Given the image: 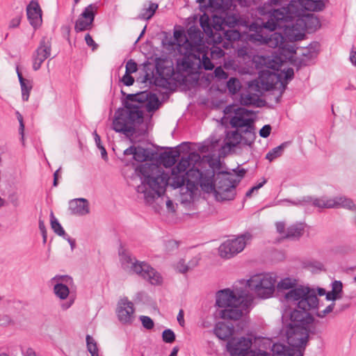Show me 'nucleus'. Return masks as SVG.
Instances as JSON below:
<instances>
[{
    "label": "nucleus",
    "instance_id": "obj_13",
    "mask_svg": "<svg viewBox=\"0 0 356 356\" xmlns=\"http://www.w3.org/2000/svg\"><path fill=\"white\" fill-rule=\"evenodd\" d=\"M250 238L251 235L247 233L225 241L219 247L220 256L225 259H230L234 257L244 250L247 241Z\"/></svg>",
    "mask_w": 356,
    "mask_h": 356
},
{
    "label": "nucleus",
    "instance_id": "obj_36",
    "mask_svg": "<svg viewBox=\"0 0 356 356\" xmlns=\"http://www.w3.org/2000/svg\"><path fill=\"white\" fill-rule=\"evenodd\" d=\"M158 6V4L156 3L149 2L148 7L144 6L142 9L140 13L138 16V19L149 20L154 15Z\"/></svg>",
    "mask_w": 356,
    "mask_h": 356
},
{
    "label": "nucleus",
    "instance_id": "obj_16",
    "mask_svg": "<svg viewBox=\"0 0 356 356\" xmlns=\"http://www.w3.org/2000/svg\"><path fill=\"white\" fill-rule=\"evenodd\" d=\"M97 9V3H91L84 8L75 22L74 30L76 33L91 29Z\"/></svg>",
    "mask_w": 356,
    "mask_h": 356
},
{
    "label": "nucleus",
    "instance_id": "obj_45",
    "mask_svg": "<svg viewBox=\"0 0 356 356\" xmlns=\"http://www.w3.org/2000/svg\"><path fill=\"white\" fill-rule=\"evenodd\" d=\"M22 90V98L24 102L29 100L30 92L33 88V81L29 80L24 83L20 85Z\"/></svg>",
    "mask_w": 356,
    "mask_h": 356
},
{
    "label": "nucleus",
    "instance_id": "obj_47",
    "mask_svg": "<svg viewBox=\"0 0 356 356\" xmlns=\"http://www.w3.org/2000/svg\"><path fill=\"white\" fill-rule=\"evenodd\" d=\"M255 113L252 110H248L243 107H238L234 110V115L232 117L231 119L236 118H242V119H249L247 118L250 115L254 114Z\"/></svg>",
    "mask_w": 356,
    "mask_h": 356
},
{
    "label": "nucleus",
    "instance_id": "obj_2",
    "mask_svg": "<svg viewBox=\"0 0 356 356\" xmlns=\"http://www.w3.org/2000/svg\"><path fill=\"white\" fill-rule=\"evenodd\" d=\"M136 172L141 180L136 191L144 193L147 202H152L155 197H161L170 184L173 188H178L185 184L186 175L178 173L171 170V175L165 172L158 164L143 163L136 168Z\"/></svg>",
    "mask_w": 356,
    "mask_h": 356
},
{
    "label": "nucleus",
    "instance_id": "obj_7",
    "mask_svg": "<svg viewBox=\"0 0 356 356\" xmlns=\"http://www.w3.org/2000/svg\"><path fill=\"white\" fill-rule=\"evenodd\" d=\"M289 303L296 305L297 307L304 312H310L318 309V298L316 291L309 286L299 285V288L292 290L286 296Z\"/></svg>",
    "mask_w": 356,
    "mask_h": 356
},
{
    "label": "nucleus",
    "instance_id": "obj_54",
    "mask_svg": "<svg viewBox=\"0 0 356 356\" xmlns=\"http://www.w3.org/2000/svg\"><path fill=\"white\" fill-rule=\"evenodd\" d=\"M138 65L137 63L133 60L130 59L126 64V72L125 73L132 74L137 71Z\"/></svg>",
    "mask_w": 356,
    "mask_h": 356
},
{
    "label": "nucleus",
    "instance_id": "obj_32",
    "mask_svg": "<svg viewBox=\"0 0 356 356\" xmlns=\"http://www.w3.org/2000/svg\"><path fill=\"white\" fill-rule=\"evenodd\" d=\"M186 158L188 160L191 168L207 169L208 165H210L209 164L203 163L200 154L196 152L188 153Z\"/></svg>",
    "mask_w": 356,
    "mask_h": 356
},
{
    "label": "nucleus",
    "instance_id": "obj_23",
    "mask_svg": "<svg viewBox=\"0 0 356 356\" xmlns=\"http://www.w3.org/2000/svg\"><path fill=\"white\" fill-rule=\"evenodd\" d=\"M290 321L289 324H293L294 326L309 327V325L314 322V318L309 312L293 309L290 314Z\"/></svg>",
    "mask_w": 356,
    "mask_h": 356
},
{
    "label": "nucleus",
    "instance_id": "obj_30",
    "mask_svg": "<svg viewBox=\"0 0 356 356\" xmlns=\"http://www.w3.org/2000/svg\"><path fill=\"white\" fill-rule=\"evenodd\" d=\"M154 155H157V153L143 147L138 146L136 147V150L134 152L133 158L138 162H143L145 161L154 160Z\"/></svg>",
    "mask_w": 356,
    "mask_h": 356
},
{
    "label": "nucleus",
    "instance_id": "obj_60",
    "mask_svg": "<svg viewBox=\"0 0 356 356\" xmlns=\"http://www.w3.org/2000/svg\"><path fill=\"white\" fill-rule=\"evenodd\" d=\"M17 118L19 123V133L22 136V138L24 137V124L23 120V117L19 111L16 112Z\"/></svg>",
    "mask_w": 356,
    "mask_h": 356
},
{
    "label": "nucleus",
    "instance_id": "obj_3",
    "mask_svg": "<svg viewBox=\"0 0 356 356\" xmlns=\"http://www.w3.org/2000/svg\"><path fill=\"white\" fill-rule=\"evenodd\" d=\"M152 92L145 90L135 94H128L122 100V107L116 110L112 123L113 129L117 133L134 134L135 127L143 122V111L140 106L132 102L146 103Z\"/></svg>",
    "mask_w": 356,
    "mask_h": 356
},
{
    "label": "nucleus",
    "instance_id": "obj_22",
    "mask_svg": "<svg viewBox=\"0 0 356 356\" xmlns=\"http://www.w3.org/2000/svg\"><path fill=\"white\" fill-rule=\"evenodd\" d=\"M245 134L242 131L237 130L227 131L225 134V138L224 139L223 148L227 147L232 149L236 147L241 142L245 145L252 146L253 143H247L245 139Z\"/></svg>",
    "mask_w": 356,
    "mask_h": 356
},
{
    "label": "nucleus",
    "instance_id": "obj_58",
    "mask_svg": "<svg viewBox=\"0 0 356 356\" xmlns=\"http://www.w3.org/2000/svg\"><path fill=\"white\" fill-rule=\"evenodd\" d=\"M122 82L127 86H132L134 83V79L131 74L125 73L121 79Z\"/></svg>",
    "mask_w": 356,
    "mask_h": 356
},
{
    "label": "nucleus",
    "instance_id": "obj_49",
    "mask_svg": "<svg viewBox=\"0 0 356 356\" xmlns=\"http://www.w3.org/2000/svg\"><path fill=\"white\" fill-rule=\"evenodd\" d=\"M280 73H282V81L284 83L291 80L294 76V71L292 67H287L286 69L280 70Z\"/></svg>",
    "mask_w": 356,
    "mask_h": 356
},
{
    "label": "nucleus",
    "instance_id": "obj_25",
    "mask_svg": "<svg viewBox=\"0 0 356 356\" xmlns=\"http://www.w3.org/2000/svg\"><path fill=\"white\" fill-rule=\"evenodd\" d=\"M298 280L295 278L285 277L282 279L277 284V292L281 293L286 302H289L286 296L292 290L299 288Z\"/></svg>",
    "mask_w": 356,
    "mask_h": 356
},
{
    "label": "nucleus",
    "instance_id": "obj_11",
    "mask_svg": "<svg viewBox=\"0 0 356 356\" xmlns=\"http://www.w3.org/2000/svg\"><path fill=\"white\" fill-rule=\"evenodd\" d=\"M287 344L291 346H299L302 349H306L309 334L314 333L309 327L305 326H294L293 324H287L284 327Z\"/></svg>",
    "mask_w": 356,
    "mask_h": 356
},
{
    "label": "nucleus",
    "instance_id": "obj_29",
    "mask_svg": "<svg viewBox=\"0 0 356 356\" xmlns=\"http://www.w3.org/2000/svg\"><path fill=\"white\" fill-rule=\"evenodd\" d=\"M214 334L221 340H228L234 332V328L232 325H229L224 322H218L214 328Z\"/></svg>",
    "mask_w": 356,
    "mask_h": 356
},
{
    "label": "nucleus",
    "instance_id": "obj_8",
    "mask_svg": "<svg viewBox=\"0 0 356 356\" xmlns=\"http://www.w3.org/2000/svg\"><path fill=\"white\" fill-rule=\"evenodd\" d=\"M240 179H234L229 173L218 174L216 179H213V188L209 190V192H213L218 201L232 200L235 197L236 187Z\"/></svg>",
    "mask_w": 356,
    "mask_h": 356
},
{
    "label": "nucleus",
    "instance_id": "obj_51",
    "mask_svg": "<svg viewBox=\"0 0 356 356\" xmlns=\"http://www.w3.org/2000/svg\"><path fill=\"white\" fill-rule=\"evenodd\" d=\"M163 341L171 343L175 341V332L171 329H165L162 333Z\"/></svg>",
    "mask_w": 356,
    "mask_h": 356
},
{
    "label": "nucleus",
    "instance_id": "obj_19",
    "mask_svg": "<svg viewBox=\"0 0 356 356\" xmlns=\"http://www.w3.org/2000/svg\"><path fill=\"white\" fill-rule=\"evenodd\" d=\"M134 312V304L127 298H122L118 302L116 314L122 323L131 324L135 318Z\"/></svg>",
    "mask_w": 356,
    "mask_h": 356
},
{
    "label": "nucleus",
    "instance_id": "obj_48",
    "mask_svg": "<svg viewBox=\"0 0 356 356\" xmlns=\"http://www.w3.org/2000/svg\"><path fill=\"white\" fill-rule=\"evenodd\" d=\"M188 168H191L188 160H187L186 157L181 156V160L179 161L178 164L175 167H174L172 169V170H175L178 173L186 174V172H187L186 169Z\"/></svg>",
    "mask_w": 356,
    "mask_h": 356
},
{
    "label": "nucleus",
    "instance_id": "obj_43",
    "mask_svg": "<svg viewBox=\"0 0 356 356\" xmlns=\"http://www.w3.org/2000/svg\"><path fill=\"white\" fill-rule=\"evenodd\" d=\"M229 0H209L208 8L213 10H225L229 7Z\"/></svg>",
    "mask_w": 356,
    "mask_h": 356
},
{
    "label": "nucleus",
    "instance_id": "obj_41",
    "mask_svg": "<svg viewBox=\"0 0 356 356\" xmlns=\"http://www.w3.org/2000/svg\"><path fill=\"white\" fill-rule=\"evenodd\" d=\"M283 60L280 56H275L273 58L268 61L266 63V70H270L273 72H279L282 66Z\"/></svg>",
    "mask_w": 356,
    "mask_h": 356
},
{
    "label": "nucleus",
    "instance_id": "obj_56",
    "mask_svg": "<svg viewBox=\"0 0 356 356\" xmlns=\"http://www.w3.org/2000/svg\"><path fill=\"white\" fill-rule=\"evenodd\" d=\"M213 73H214L215 76L220 80L227 79L228 77L227 73L225 72V70L220 66L217 67L214 70Z\"/></svg>",
    "mask_w": 356,
    "mask_h": 356
},
{
    "label": "nucleus",
    "instance_id": "obj_5",
    "mask_svg": "<svg viewBox=\"0 0 356 356\" xmlns=\"http://www.w3.org/2000/svg\"><path fill=\"white\" fill-rule=\"evenodd\" d=\"M185 184L187 191L193 193L197 190L198 186L207 193L213 188V177L215 171L211 165L207 169L191 168L186 172Z\"/></svg>",
    "mask_w": 356,
    "mask_h": 356
},
{
    "label": "nucleus",
    "instance_id": "obj_27",
    "mask_svg": "<svg viewBox=\"0 0 356 356\" xmlns=\"http://www.w3.org/2000/svg\"><path fill=\"white\" fill-rule=\"evenodd\" d=\"M200 24L205 34L208 35L212 42L216 44H220L222 42V36L218 34V35L216 37L217 34L213 33L212 29L213 26L210 22L209 17L206 13H204L202 15H201L200 19Z\"/></svg>",
    "mask_w": 356,
    "mask_h": 356
},
{
    "label": "nucleus",
    "instance_id": "obj_61",
    "mask_svg": "<svg viewBox=\"0 0 356 356\" xmlns=\"http://www.w3.org/2000/svg\"><path fill=\"white\" fill-rule=\"evenodd\" d=\"M85 40H86V44L89 47H92V50H95L97 48V47H98L97 44L93 40L92 36L89 33H87L85 35Z\"/></svg>",
    "mask_w": 356,
    "mask_h": 356
},
{
    "label": "nucleus",
    "instance_id": "obj_59",
    "mask_svg": "<svg viewBox=\"0 0 356 356\" xmlns=\"http://www.w3.org/2000/svg\"><path fill=\"white\" fill-rule=\"evenodd\" d=\"M271 129V126L270 124L264 125L259 130V136L264 138H268L270 134Z\"/></svg>",
    "mask_w": 356,
    "mask_h": 356
},
{
    "label": "nucleus",
    "instance_id": "obj_38",
    "mask_svg": "<svg viewBox=\"0 0 356 356\" xmlns=\"http://www.w3.org/2000/svg\"><path fill=\"white\" fill-rule=\"evenodd\" d=\"M54 293L60 299L65 300L70 294V289L65 284L57 283L54 287Z\"/></svg>",
    "mask_w": 356,
    "mask_h": 356
},
{
    "label": "nucleus",
    "instance_id": "obj_62",
    "mask_svg": "<svg viewBox=\"0 0 356 356\" xmlns=\"http://www.w3.org/2000/svg\"><path fill=\"white\" fill-rule=\"evenodd\" d=\"M22 19V15H17L13 18L9 23L10 29H15L19 26Z\"/></svg>",
    "mask_w": 356,
    "mask_h": 356
},
{
    "label": "nucleus",
    "instance_id": "obj_55",
    "mask_svg": "<svg viewBox=\"0 0 356 356\" xmlns=\"http://www.w3.org/2000/svg\"><path fill=\"white\" fill-rule=\"evenodd\" d=\"M334 306H335V303L332 302L330 305H329L325 309H323L322 311H317V312L316 313V315L318 317L323 318L327 314H330V312H332L333 311Z\"/></svg>",
    "mask_w": 356,
    "mask_h": 356
},
{
    "label": "nucleus",
    "instance_id": "obj_34",
    "mask_svg": "<svg viewBox=\"0 0 356 356\" xmlns=\"http://www.w3.org/2000/svg\"><path fill=\"white\" fill-rule=\"evenodd\" d=\"M312 201V204L318 208H334V202L332 199L315 198L312 200L311 197H304L303 199V202H310Z\"/></svg>",
    "mask_w": 356,
    "mask_h": 356
},
{
    "label": "nucleus",
    "instance_id": "obj_31",
    "mask_svg": "<svg viewBox=\"0 0 356 356\" xmlns=\"http://www.w3.org/2000/svg\"><path fill=\"white\" fill-rule=\"evenodd\" d=\"M287 0H268V5L270 6L272 8L268 11V13L264 15L262 18L258 19L256 22H253V24L261 22H265L268 20V16L271 14L275 10L282 9V8H286L289 5L286 4ZM252 23L250 24V26Z\"/></svg>",
    "mask_w": 356,
    "mask_h": 356
},
{
    "label": "nucleus",
    "instance_id": "obj_26",
    "mask_svg": "<svg viewBox=\"0 0 356 356\" xmlns=\"http://www.w3.org/2000/svg\"><path fill=\"white\" fill-rule=\"evenodd\" d=\"M180 156V152L177 149L171 148L161 152L159 155H154L155 159L158 160L160 164L165 168L172 167L177 161Z\"/></svg>",
    "mask_w": 356,
    "mask_h": 356
},
{
    "label": "nucleus",
    "instance_id": "obj_17",
    "mask_svg": "<svg viewBox=\"0 0 356 356\" xmlns=\"http://www.w3.org/2000/svg\"><path fill=\"white\" fill-rule=\"evenodd\" d=\"M232 127L242 131L245 134V142L254 143L256 139L255 127L252 119H230Z\"/></svg>",
    "mask_w": 356,
    "mask_h": 356
},
{
    "label": "nucleus",
    "instance_id": "obj_63",
    "mask_svg": "<svg viewBox=\"0 0 356 356\" xmlns=\"http://www.w3.org/2000/svg\"><path fill=\"white\" fill-rule=\"evenodd\" d=\"M189 268L185 264L183 260H180L177 265V270L180 273H186L188 272Z\"/></svg>",
    "mask_w": 356,
    "mask_h": 356
},
{
    "label": "nucleus",
    "instance_id": "obj_18",
    "mask_svg": "<svg viewBox=\"0 0 356 356\" xmlns=\"http://www.w3.org/2000/svg\"><path fill=\"white\" fill-rule=\"evenodd\" d=\"M51 42L46 37H43L32 56L33 69L35 71L38 70L42 63L51 56Z\"/></svg>",
    "mask_w": 356,
    "mask_h": 356
},
{
    "label": "nucleus",
    "instance_id": "obj_10",
    "mask_svg": "<svg viewBox=\"0 0 356 356\" xmlns=\"http://www.w3.org/2000/svg\"><path fill=\"white\" fill-rule=\"evenodd\" d=\"M246 285L257 296L268 298L275 291V279L268 274L254 275L247 281Z\"/></svg>",
    "mask_w": 356,
    "mask_h": 356
},
{
    "label": "nucleus",
    "instance_id": "obj_24",
    "mask_svg": "<svg viewBox=\"0 0 356 356\" xmlns=\"http://www.w3.org/2000/svg\"><path fill=\"white\" fill-rule=\"evenodd\" d=\"M71 214L83 216L90 213L89 202L85 198H76L69 202Z\"/></svg>",
    "mask_w": 356,
    "mask_h": 356
},
{
    "label": "nucleus",
    "instance_id": "obj_44",
    "mask_svg": "<svg viewBox=\"0 0 356 356\" xmlns=\"http://www.w3.org/2000/svg\"><path fill=\"white\" fill-rule=\"evenodd\" d=\"M86 346L91 356H99L97 344L95 340L89 334L86 335Z\"/></svg>",
    "mask_w": 356,
    "mask_h": 356
},
{
    "label": "nucleus",
    "instance_id": "obj_53",
    "mask_svg": "<svg viewBox=\"0 0 356 356\" xmlns=\"http://www.w3.org/2000/svg\"><path fill=\"white\" fill-rule=\"evenodd\" d=\"M140 320L143 326L147 330H152L154 326L153 320L147 316H140Z\"/></svg>",
    "mask_w": 356,
    "mask_h": 356
},
{
    "label": "nucleus",
    "instance_id": "obj_35",
    "mask_svg": "<svg viewBox=\"0 0 356 356\" xmlns=\"http://www.w3.org/2000/svg\"><path fill=\"white\" fill-rule=\"evenodd\" d=\"M304 232V227L302 224L293 225L287 228L286 234L284 236L285 238L298 239Z\"/></svg>",
    "mask_w": 356,
    "mask_h": 356
},
{
    "label": "nucleus",
    "instance_id": "obj_37",
    "mask_svg": "<svg viewBox=\"0 0 356 356\" xmlns=\"http://www.w3.org/2000/svg\"><path fill=\"white\" fill-rule=\"evenodd\" d=\"M332 200L334 202V208L341 207L350 210H353L355 209V205L353 201L345 196L336 197L333 198Z\"/></svg>",
    "mask_w": 356,
    "mask_h": 356
},
{
    "label": "nucleus",
    "instance_id": "obj_4",
    "mask_svg": "<svg viewBox=\"0 0 356 356\" xmlns=\"http://www.w3.org/2000/svg\"><path fill=\"white\" fill-rule=\"evenodd\" d=\"M118 254L122 267L124 270L138 275L152 285L162 284L163 278L161 274L148 263L137 260L122 246L119 248Z\"/></svg>",
    "mask_w": 356,
    "mask_h": 356
},
{
    "label": "nucleus",
    "instance_id": "obj_12",
    "mask_svg": "<svg viewBox=\"0 0 356 356\" xmlns=\"http://www.w3.org/2000/svg\"><path fill=\"white\" fill-rule=\"evenodd\" d=\"M248 296V291L245 288L234 286L233 290L225 289L217 292L216 304L222 308L230 307L232 304H241Z\"/></svg>",
    "mask_w": 356,
    "mask_h": 356
},
{
    "label": "nucleus",
    "instance_id": "obj_39",
    "mask_svg": "<svg viewBox=\"0 0 356 356\" xmlns=\"http://www.w3.org/2000/svg\"><path fill=\"white\" fill-rule=\"evenodd\" d=\"M160 106V102L157 95L151 92L149 98L145 103V108L147 112H154L156 111Z\"/></svg>",
    "mask_w": 356,
    "mask_h": 356
},
{
    "label": "nucleus",
    "instance_id": "obj_20",
    "mask_svg": "<svg viewBox=\"0 0 356 356\" xmlns=\"http://www.w3.org/2000/svg\"><path fill=\"white\" fill-rule=\"evenodd\" d=\"M26 16L30 25L35 31L42 24V10L38 0H31L26 6Z\"/></svg>",
    "mask_w": 356,
    "mask_h": 356
},
{
    "label": "nucleus",
    "instance_id": "obj_57",
    "mask_svg": "<svg viewBox=\"0 0 356 356\" xmlns=\"http://www.w3.org/2000/svg\"><path fill=\"white\" fill-rule=\"evenodd\" d=\"M267 182L266 179L264 178L262 181L257 184L256 186L252 187L250 188L245 193V197H251L252 194L254 192L258 191L259 188H261Z\"/></svg>",
    "mask_w": 356,
    "mask_h": 356
},
{
    "label": "nucleus",
    "instance_id": "obj_50",
    "mask_svg": "<svg viewBox=\"0 0 356 356\" xmlns=\"http://www.w3.org/2000/svg\"><path fill=\"white\" fill-rule=\"evenodd\" d=\"M339 298H341L343 293V284L339 280H334L332 282V291Z\"/></svg>",
    "mask_w": 356,
    "mask_h": 356
},
{
    "label": "nucleus",
    "instance_id": "obj_40",
    "mask_svg": "<svg viewBox=\"0 0 356 356\" xmlns=\"http://www.w3.org/2000/svg\"><path fill=\"white\" fill-rule=\"evenodd\" d=\"M50 222L53 231L58 236L65 238V232L57 218L54 216V213H50Z\"/></svg>",
    "mask_w": 356,
    "mask_h": 356
},
{
    "label": "nucleus",
    "instance_id": "obj_9",
    "mask_svg": "<svg viewBox=\"0 0 356 356\" xmlns=\"http://www.w3.org/2000/svg\"><path fill=\"white\" fill-rule=\"evenodd\" d=\"M285 90L287 82L282 81V73L273 72L270 70H264L261 71L259 79L251 81L248 84L249 90L263 94L265 91H268L278 84Z\"/></svg>",
    "mask_w": 356,
    "mask_h": 356
},
{
    "label": "nucleus",
    "instance_id": "obj_14",
    "mask_svg": "<svg viewBox=\"0 0 356 356\" xmlns=\"http://www.w3.org/2000/svg\"><path fill=\"white\" fill-rule=\"evenodd\" d=\"M252 341L244 337L229 339L227 343V350L230 356H247L256 351L252 349Z\"/></svg>",
    "mask_w": 356,
    "mask_h": 356
},
{
    "label": "nucleus",
    "instance_id": "obj_33",
    "mask_svg": "<svg viewBox=\"0 0 356 356\" xmlns=\"http://www.w3.org/2000/svg\"><path fill=\"white\" fill-rule=\"evenodd\" d=\"M259 95L261 94L251 90L248 93H241L240 98L241 104L243 106L256 105L257 106H260V105L257 104L259 99Z\"/></svg>",
    "mask_w": 356,
    "mask_h": 356
},
{
    "label": "nucleus",
    "instance_id": "obj_15",
    "mask_svg": "<svg viewBox=\"0 0 356 356\" xmlns=\"http://www.w3.org/2000/svg\"><path fill=\"white\" fill-rule=\"evenodd\" d=\"M183 37L185 39L184 45L186 51L184 54H190V52L199 49H204L207 47L203 42L200 29L194 25L188 29L187 34L184 35Z\"/></svg>",
    "mask_w": 356,
    "mask_h": 356
},
{
    "label": "nucleus",
    "instance_id": "obj_6",
    "mask_svg": "<svg viewBox=\"0 0 356 356\" xmlns=\"http://www.w3.org/2000/svg\"><path fill=\"white\" fill-rule=\"evenodd\" d=\"M209 47L204 49L195 50L190 54H184L181 60L177 61V65L184 71L192 73L197 72L200 70H212L214 65L208 57Z\"/></svg>",
    "mask_w": 356,
    "mask_h": 356
},
{
    "label": "nucleus",
    "instance_id": "obj_52",
    "mask_svg": "<svg viewBox=\"0 0 356 356\" xmlns=\"http://www.w3.org/2000/svg\"><path fill=\"white\" fill-rule=\"evenodd\" d=\"M210 54L213 59H217L223 57L225 56V51L221 48L213 46L210 49Z\"/></svg>",
    "mask_w": 356,
    "mask_h": 356
},
{
    "label": "nucleus",
    "instance_id": "obj_42",
    "mask_svg": "<svg viewBox=\"0 0 356 356\" xmlns=\"http://www.w3.org/2000/svg\"><path fill=\"white\" fill-rule=\"evenodd\" d=\"M286 146V143H283L279 146L273 148L270 151H269L267 153L266 159L269 160L270 161H272L274 159H277V157H280L282 154Z\"/></svg>",
    "mask_w": 356,
    "mask_h": 356
},
{
    "label": "nucleus",
    "instance_id": "obj_46",
    "mask_svg": "<svg viewBox=\"0 0 356 356\" xmlns=\"http://www.w3.org/2000/svg\"><path fill=\"white\" fill-rule=\"evenodd\" d=\"M241 87V83L237 78L232 77L227 82V88L229 92L233 95L238 92Z\"/></svg>",
    "mask_w": 356,
    "mask_h": 356
},
{
    "label": "nucleus",
    "instance_id": "obj_21",
    "mask_svg": "<svg viewBox=\"0 0 356 356\" xmlns=\"http://www.w3.org/2000/svg\"><path fill=\"white\" fill-rule=\"evenodd\" d=\"M305 350L299 346H291L282 343H274L271 348L275 356H304Z\"/></svg>",
    "mask_w": 356,
    "mask_h": 356
},
{
    "label": "nucleus",
    "instance_id": "obj_28",
    "mask_svg": "<svg viewBox=\"0 0 356 356\" xmlns=\"http://www.w3.org/2000/svg\"><path fill=\"white\" fill-rule=\"evenodd\" d=\"M241 304H232L220 311V317L225 320H238L243 315Z\"/></svg>",
    "mask_w": 356,
    "mask_h": 356
},
{
    "label": "nucleus",
    "instance_id": "obj_64",
    "mask_svg": "<svg viewBox=\"0 0 356 356\" xmlns=\"http://www.w3.org/2000/svg\"><path fill=\"white\" fill-rule=\"evenodd\" d=\"M224 33L225 35L226 38L228 40H235L238 39L240 36L238 31H232L230 33L229 31H226V32H224Z\"/></svg>",
    "mask_w": 356,
    "mask_h": 356
},
{
    "label": "nucleus",
    "instance_id": "obj_1",
    "mask_svg": "<svg viewBox=\"0 0 356 356\" xmlns=\"http://www.w3.org/2000/svg\"><path fill=\"white\" fill-rule=\"evenodd\" d=\"M325 8L323 0H291L286 8L275 10L265 22L256 23L250 26V31L254 32L250 38L262 44L274 40L275 46L282 42L283 37L280 33H274L270 38L266 31H274L277 28L298 31L299 29L316 31L321 26V22L314 14H305V10L321 11Z\"/></svg>",
    "mask_w": 356,
    "mask_h": 356
}]
</instances>
